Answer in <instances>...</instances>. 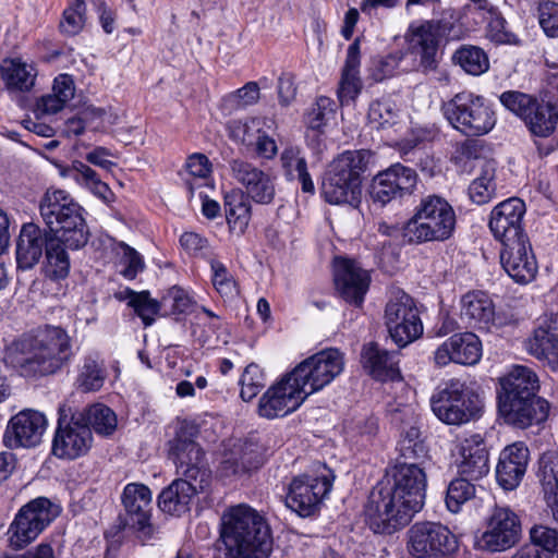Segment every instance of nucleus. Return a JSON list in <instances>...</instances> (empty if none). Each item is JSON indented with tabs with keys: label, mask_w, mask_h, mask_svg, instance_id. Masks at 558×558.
Instances as JSON below:
<instances>
[{
	"label": "nucleus",
	"mask_w": 558,
	"mask_h": 558,
	"mask_svg": "<svg viewBox=\"0 0 558 558\" xmlns=\"http://www.w3.org/2000/svg\"><path fill=\"white\" fill-rule=\"evenodd\" d=\"M425 466L396 463L373 488L365 506V521L378 534H391L408 525L423 506Z\"/></svg>",
	"instance_id": "nucleus-1"
},
{
	"label": "nucleus",
	"mask_w": 558,
	"mask_h": 558,
	"mask_svg": "<svg viewBox=\"0 0 558 558\" xmlns=\"http://www.w3.org/2000/svg\"><path fill=\"white\" fill-rule=\"evenodd\" d=\"M44 222L50 230L46 243V272L53 280L68 277L70 257L66 250H80L88 242L84 209L63 190H48L39 204Z\"/></svg>",
	"instance_id": "nucleus-2"
},
{
	"label": "nucleus",
	"mask_w": 558,
	"mask_h": 558,
	"mask_svg": "<svg viewBox=\"0 0 558 558\" xmlns=\"http://www.w3.org/2000/svg\"><path fill=\"white\" fill-rule=\"evenodd\" d=\"M198 430L194 424L183 422L169 441V456L183 477L174 480L158 496L159 509L168 514L181 515L190 510L192 499L209 484L210 471L205 453L195 441Z\"/></svg>",
	"instance_id": "nucleus-3"
},
{
	"label": "nucleus",
	"mask_w": 558,
	"mask_h": 558,
	"mask_svg": "<svg viewBox=\"0 0 558 558\" xmlns=\"http://www.w3.org/2000/svg\"><path fill=\"white\" fill-rule=\"evenodd\" d=\"M72 355L68 332L47 325L14 340L5 349L3 361L20 376L36 378L57 373Z\"/></svg>",
	"instance_id": "nucleus-4"
},
{
	"label": "nucleus",
	"mask_w": 558,
	"mask_h": 558,
	"mask_svg": "<svg viewBox=\"0 0 558 558\" xmlns=\"http://www.w3.org/2000/svg\"><path fill=\"white\" fill-rule=\"evenodd\" d=\"M221 538L228 558H267L272 548L265 519L252 507L238 505L221 518Z\"/></svg>",
	"instance_id": "nucleus-5"
},
{
	"label": "nucleus",
	"mask_w": 558,
	"mask_h": 558,
	"mask_svg": "<svg viewBox=\"0 0 558 558\" xmlns=\"http://www.w3.org/2000/svg\"><path fill=\"white\" fill-rule=\"evenodd\" d=\"M457 217L450 203L439 195H426L415 206L413 216L403 226L410 243L444 242L451 238Z\"/></svg>",
	"instance_id": "nucleus-6"
},
{
	"label": "nucleus",
	"mask_w": 558,
	"mask_h": 558,
	"mask_svg": "<svg viewBox=\"0 0 558 558\" xmlns=\"http://www.w3.org/2000/svg\"><path fill=\"white\" fill-rule=\"evenodd\" d=\"M441 111L448 123L465 136H483L496 125L492 105L481 95L463 90L445 101Z\"/></svg>",
	"instance_id": "nucleus-7"
},
{
	"label": "nucleus",
	"mask_w": 558,
	"mask_h": 558,
	"mask_svg": "<svg viewBox=\"0 0 558 558\" xmlns=\"http://www.w3.org/2000/svg\"><path fill=\"white\" fill-rule=\"evenodd\" d=\"M333 481V472L325 463H316L311 472L294 476L287 485V508L302 518L313 515L330 493Z\"/></svg>",
	"instance_id": "nucleus-8"
},
{
	"label": "nucleus",
	"mask_w": 558,
	"mask_h": 558,
	"mask_svg": "<svg viewBox=\"0 0 558 558\" xmlns=\"http://www.w3.org/2000/svg\"><path fill=\"white\" fill-rule=\"evenodd\" d=\"M501 105L520 118L533 136L546 138L558 125V107L544 99L519 90H507L499 96Z\"/></svg>",
	"instance_id": "nucleus-9"
},
{
	"label": "nucleus",
	"mask_w": 558,
	"mask_h": 558,
	"mask_svg": "<svg viewBox=\"0 0 558 558\" xmlns=\"http://www.w3.org/2000/svg\"><path fill=\"white\" fill-rule=\"evenodd\" d=\"M430 408L442 423L462 425L478 415L481 402L478 395L465 383L451 379L433 393Z\"/></svg>",
	"instance_id": "nucleus-10"
},
{
	"label": "nucleus",
	"mask_w": 558,
	"mask_h": 558,
	"mask_svg": "<svg viewBox=\"0 0 558 558\" xmlns=\"http://www.w3.org/2000/svg\"><path fill=\"white\" fill-rule=\"evenodd\" d=\"M60 512V506L47 497H37L28 501L19 509L9 525V546L14 550L27 547L59 517Z\"/></svg>",
	"instance_id": "nucleus-11"
},
{
	"label": "nucleus",
	"mask_w": 558,
	"mask_h": 558,
	"mask_svg": "<svg viewBox=\"0 0 558 558\" xmlns=\"http://www.w3.org/2000/svg\"><path fill=\"white\" fill-rule=\"evenodd\" d=\"M344 368L343 354L333 348L322 350L299 363L290 373L307 397L331 384Z\"/></svg>",
	"instance_id": "nucleus-12"
},
{
	"label": "nucleus",
	"mask_w": 558,
	"mask_h": 558,
	"mask_svg": "<svg viewBox=\"0 0 558 558\" xmlns=\"http://www.w3.org/2000/svg\"><path fill=\"white\" fill-rule=\"evenodd\" d=\"M385 325L392 341L404 348L423 335V324L412 296L403 291L392 294L385 307Z\"/></svg>",
	"instance_id": "nucleus-13"
},
{
	"label": "nucleus",
	"mask_w": 558,
	"mask_h": 558,
	"mask_svg": "<svg viewBox=\"0 0 558 558\" xmlns=\"http://www.w3.org/2000/svg\"><path fill=\"white\" fill-rule=\"evenodd\" d=\"M417 184L416 171L400 162L379 171L369 185L373 204L384 207L413 193Z\"/></svg>",
	"instance_id": "nucleus-14"
},
{
	"label": "nucleus",
	"mask_w": 558,
	"mask_h": 558,
	"mask_svg": "<svg viewBox=\"0 0 558 558\" xmlns=\"http://www.w3.org/2000/svg\"><path fill=\"white\" fill-rule=\"evenodd\" d=\"M457 546L456 536L440 523H415L408 531V550L416 558L447 556Z\"/></svg>",
	"instance_id": "nucleus-15"
},
{
	"label": "nucleus",
	"mask_w": 558,
	"mask_h": 558,
	"mask_svg": "<svg viewBox=\"0 0 558 558\" xmlns=\"http://www.w3.org/2000/svg\"><path fill=\"white\" fill-rule=\"evenodd\" d=\"M521 532L518 514L508 506H495L486 519L480 545L492 553L507 550L519 542Z\"/></svg>",
	"instance_id": "nucleus-16"
},
{
	"label": "nucleus",
	"mask_w": 558,
	"mask_h": 558,
	"mask_svg": "<svg viewBox=\"0 0 558 558\" xmlns=\"http://www.w3.org/2000/svg\"><path fill=\"white\" fill-rule=\"evenodd\" d=\"M93 445V433L83 424L77 415L70 421L62 414L58 418V426L52 439V453L59 459L75 460L85 456Z\"/></svg>",
	"instance_id": "nucleus-17"
},
{
	"label": "nucleus",
	"mask_w": 558,
	"mask_h": 558,
	"mask_svg": "<svg viewBox=\"0 0 558 558\" xmlns=\"http://www.w3.org/2000/svg\"><path fill=\"white\" fill-rule=\"evenodd\" d=\"M498 412L505 423L517 428H527L545 422L549 402L539 396H497Z\"/></svg>",
	"instance_id": "nucleus-18"
},
{
	"label": "nucleus",
	"mask_w": 558,
	"mask_h": 558,
	"mask_svg": "<svg viewBox=\"0 0 558 558\" xmlns=\"http://www.w3.org/2000/svg\"><path fill=\"white\" fill-rule=\"evenodd\" d=\"M232 178L244 189V194L255 204L270 205L276 197L274 178L254 163L234 158L229 161Z\"/></svg>",
	"instance_id": "nucleus-19"
},
{
	"label": "nucleus",
	"mask_w": 558,
	"mask_h": 558,
	"mask_svg": "<svg viewBox=\"0 0 558 558\" xmlns=\"http://www.w3.org/2000/svg\"><path fill=\"white\" fill-rule=\"evenodd\" d=\"M306 398L307 393L303 392L287 374L263 395L258 403V413L266 418L286 416L295 411Z\"/></svg>",
	"instance_id": "nucleus-20"
},
{
	"label": "nucleus",
	"mask_w": 558,
	"mask_h": 558,
	"mask_svg": "<svg viewBox=\"0 0 558 558\" xmlns=\"http://www.w3.org/2000/svg\"><path fill=\"white\" fill-rule=\"evenodd\" d=\"M333 280L336 290L347 303L357 307L363 304L371 276L359 263L350 258L336 257Z\"/></svg>",
	"instance_id": "nucleus-21"
},
{
	"label": "nucleus",
	"mask_w": 558,
	"mask_h": 558,
	"mask_svg": "<svg viewBox=\"0 0 558 558\" xmlns=\"http://www.w3.org/2000/svg\"><path fill=\"white\" fill-rule=\"evenodd\" d=\"M46 416L35 410H23L11 417L4 433L8 448H32L40 444L47 428Z\"/></svg>",
	"instance_id": "nucleus-22"
},
{
	"label": "nucleus",
	"mask_w": 558,
	"mask_h": 558,
	"mask_svg": "<svg viewBox=\"0 0 558 558\" xmlns=\"http://www.w3.org/2000/svg\"><path fill=\"white\" fill-rule=\"evenodd\" d=\"M524 214L525 204L518 197L508 198L495 206L488 223L494 238L502 245L517 238H527L522 227Z\"/></svg>",
	"instance_id": "nucleus-23"
},
{
	"label": "nucleus",
	"mask_w": 558,
	"mask_h": 558,
	"mask_svg": "<svg viewBox=\"0 0 558 558\" xmlns=\"http://www.w3.org/2000/svg\"><path fill=\"white\" fill-rule=\"evenodd\" d=\"M500 263L506 272L520 284L533 281L537 275L538 265L529 238H517L504 244Z\"/></svg>",
	"instance_id": "nucleus-24"
},
{
	"label": "nucleus",
	"mask_w": 558,
	"mask_h": 558,
	"mask_svg": "<svg viewBox=\"0 0 558 558\" xmlns=\"http://www.w3.org/2000/svg\"><path fill=\"white\" fill-rule=\"evenodd\" d=\"M454 464L459 476L474 482L488 474L489 452L480 434H473L459 442Z\"/></svg>",
	"instance_id": "nucleus-25"
},
{
	"label": "nucleus",
	"mask_w": 558,
	"mask_h": 558,
	"mask_svg": "<svg viewBox=\"0 0 558 558\" xmlns=\"http://www.w3.org/2000/svg\"><path fill=\"white\" fill-rule=\"evenodd\" d=\"M481 357L482 342L473 332L451 336L434 353V360L438 366H446L451 362L461 365H475Z\"/></svg>",
	"instance_id": "nucleus-26"
},
{
	"label": "nucleus",
	"mask_w": 558,
	"mask_h": 558,
	"mask_svg": "<svg viewBox=\"0 0 558 558\" xmlns=\"http://www.w3.org/2000/svg\"><path fill=\"white\" fill-rule=\"evenodd\" d=\"M439 41L440 25L438 21H424L417 25H410L408 35L409 49L420 58V65L424 71L436 69Z\"/></svg>",
	"instance_id": "nucleus-27"
},
{
	"label": "nucleus",
	"mask_w": 558,
	"mask_h": 558,
	"mask_svg": "<svg viewBox=\"0 0 558 558\" xmlns=\"http://www.w3.org/2000/svg\"><path fill=\"white\" fill-rule=\"evenodd\" d=\"M460 317L468 326L485 330L502 325L490 296L478 290L469 291L461 296Z\"/></svg>",
	"instance_id": "nucleus-28"
},
{
	"label": "nucleus",
	"mask_w": 558,
	"mask_h": 558,
	"mask_svg": "<svg viewBox=\"0 0 558 558\" xmlns=\"http://www.w3.org/2000/svg\"><path fill=\"white\" fill-rule=\"evenodd\" d=\"M530 451L523 442L507 446L499 454L496 480L506 490H512L521 483L527 468Z\"/></svg>",
	"instance_id": "nucleus-29"
},
{
	"label": "nucleus",
	"mask_w": 558,
	"mask_h": 558,
	"mask_svg": "<svg viewBox=\"0 0 558 558\" xmlns=\"http://www.w3.org/2000/svg\"><path fill=\"white\" fill-rule=\"evenodd\" d=\"M128 524L137 531L150 530L151 492L142 483H129L121 496Z\"/></svg>",
	"instance_id": "nucleus-30"
},
{
	"label": "nucleus",
	"mask_w": 558,
	"mask_h": 558,
	"mask_svg": "<svg viewBox=\"0 0 558 558\" xmlns=\"http://www.w3.org/2000/svg\"><path fill=\"white\" fill-rule=\"evenodd\" d=\"M361 66V38L356 37L347 49L344 64L338 84L337 96L341 106L353 104L363 88L360 75Z\"/></svg>",
	"instance_id": "nucleus-31"
},
{
	"label": "nucleus",
	"mask_w": 558,
	"mask_h": 558,
	"mask_svg": "<svg viewBox=\"0 0 558 558\" xmlns=\"http://www.w3.org/2000/svg\"><path fill=\"white\" fill-rule=\"evenodd\" d=\"M527 352L558 367V313L543 318L526 341Z\"/></svg>",
	"instance_id": "nucleus-32"
},
{
	"label": "nucleus",
	"mask_w": 558,
	"mask_h": 558,
	"mask_svg": "<svg viewBox=\"0 0 558 558\" xmlns=\"http://www.w3.org/2000/svg\"><path fill=\"white\" fill-rule=\"evenodd\" d=\"M49 239L50 234L39 226L33 222L24 223L16 242L17 267L23 270L33 268L40 260Z\"/></svg>",
	"instance_id": "nucleus-33"
},
{
	"label": "nucleus",
	"mask_w": 558,
	"mask_h": 558,
	"mask_svg": "<svg viewBox=\"0 0 558 558\" xmlns=\"http://www.w3.org/2000/svg\"><path fill=\"white\" fill-rule=\"evenodd\" d=\"M361 361L363 367L376 380H393L400 376L397 354L381 349L375 342L363 347Z\"/></svg>",
	"instance_id": "nucleus-34"
},
{
	"label": "nucleus",
	"mask_w": 558,
	"mask_h": 558,
	"mask_svg": "<svg viewBox=\"0 0 558 558\" xmlns=\"http://www.w3.org/2000/svg\"><path fill=\"white\" fill-rule=\"evenodd\" d=\"M372 157L369 149L345 150L329 163L326 172L361 186V175L367 170Z\"/></svg>",
	"instance_id": "nucleus-35"
},
{
	"label": "nucleus",
	"mask_w": 558,
	"mask_h": 558,
	"mask_svg": "<svg viewBox=\"0 0 558 558\" xmlns=\"http://www.w3.org/2000/svg\"><path fill=\"white\" fill-rule=\"evenodd\" d=\"M539 380L536 373L524 365H514L499 378L497 396H537Z\"/></svg>",
	"instance_id": "nucleus-36"
},
{
	"label": "nucleus",
	"mask_w": 558,
	"mask_h": 558,
	"mask_svg": "<svg viewBox=\"0 0 558 558\" xmlns=\"http://www.w3.org/2000/svg\"><path fill=\"white\" fill-rule=\"evenodd\" d=\"M252 202L240 189H233L225 194V215L231 231L238 234L246 231L252 217Z\"/></svg>",
	"instance_id": "nucleus-37"
},
{
	"label": "nucleus",
	"mask_w": 558,
	"mask_h": 558,
	"mask_svg": "<svg viewBox=\"0 0 558 558\" xmlns=\"http://www.w3.org/2000/svg\"><path fill=\"white\" fill-rule=\"evenodd\" d=\"M361 186L352 181H345L325 172L320 193L324 199L331 205L348 204L357 207L361 202Z\"/></svg>",
	"instance_id": "nucleus-38"
},
{
	"label": "nucleus",
	"mask_w": 558,
	"mask_h": 558,
	"mask_svg": "<svg viewBox=\"0 0 558 558\" xmlns=\"http://www.w3.org/2000/svg\"><path fill=\"white\" fill-rule=\"evenodd\" d=\"M1 76L9 89L28 92L35 84L37 71L21 59H10L1 65Z\"/></svg>",
	"instance_id": "nucleus-39"
},
{
	"label": "nucleus",
	"mask_w": 558,
	"mask_h": 558,
	"mask_svg": "<svg viewBox=\"0 0 558 558\" xmlns=\"http://www.w3.org/2000/svg\"><path fill=\"white\" fill-rule=\"evenodd\" d=\"M397 449L399 456L396 463L424 466L428 459L427 447L421 438L420 429L416 426H411L401 435Z\"/></svg>",
	"instance_id": "nucleus-40"
},
{
	"label": "nucleus",
	"mask_w": 558,
	"mask_h": 558,
	"mask_svg": "<svg viewBox=\"0 0 558 558\" xmlns=\"http://www.w3.org/2000/svg\"><path fill=\"white\" fill-rule=\"evenodd\" d=\"M77 416L90 430L93 429L99 435L109 436L117 429L116 413L102 403H95L85 408Z\"/></svg>",
	"instance_id": "nucleus-41"
},
{
	"label": "nucleus",
	"mask_w": 558,
	"mask_h": 558,
	"mask_svg": "<svg viewBox=\"0 0 558 558\" xmlns=\"http://www.w3.org/2000/svg\"><path fill=\"white\" fill-rule=\"evenodd\" d=\"M70 177L80 185L88 189L94 195L105 203L111 202L113 193L98 173L86 163L75 160L69 169Z\"/></svg>",
	"instance_id": "nucleus-42"
},
{
	"label": "nucleus",
	"mask_w": 558,
	"mask_h": 558,
	"mask_svg": "<svg viewBox=\"0 0 558 558\" xmlns=\"http://www.w3.org/2000/svg\"><path fill=\"white\" fill-rule=\"evenodd\" d=\"M481 173L469 186V195L473 203L483 205L488 203L496 190L494 182L496 172V162L494 160L482 159L478 161Z\"/></svg>",
	"instance_id": "nucleus-43"
},
{
	"label": "nucleus",
	"mask_w": 558,
	"mask_h": 558,
	"mask_svg": "<svg viewBox=\"0 0 558 558\" xmlns=\"http://www.w3.org/2000/svg\"><path fill=\"white\" fill-rule=\"evenodd\" d=\"M537 476L544 497L550 502L551 497L558 496V450H548L541 456Z\"/></svg>",
	"instance_id": "nucleus-44"
},
{
	"label": "nucleus",
	"mask_w": 558,
	"mask_h": 558,
	"mask_svg": "<svg viewBox=\"0 0 558 558\" xmlns=\"http://www.w3.org/2000/svg\"><path fill=\"white\" fill-rule=\"evenodd\" d=\"M106 379V368L98 355L89 354L83 360L77 375V386L85 392L99 390Z\"/></svg>",
	"instance_id": "nucleus-45"
},
{
	"label": "nucleus",
	"mask_w": 558,
	"mask_h": 558,
	"mask_svg": "<svg viewBox=\"0 0 558 558\" xmlns=\"http://www.w3.org/2000/svg\"><path fill=\"white\" fill-rule=\"evenodd\" d=\"M452 60L468 74L475 76L485 73L489 69V60L486 52L477 46H461L454 51Z\"/></svg>",
	"instance_id": "nucleus-46"
},
{
	"label": "nucleus",
	"mask_w": 558,
	"mask_h": 558,
	"mask_svg": "<svg viewBox=\"0 0 558 558\" xmlns=\"http://www.w3.org/2000/svg\"><path fill=\"white\" fill-rule=\"evenodd\" d=\"M124 299H128V305L131 306L136 315L142 319L145 327L154 324L155 316L158 315L162 301L159 302L153 298L148 291L135 292L131 289L123 291Z\"/></svg>",
	"instance_id": "nucleus-47"
},
{
	"label": "nucleus",
	"mask_w": 558,
	"mask_h": 558,
	"mask_svg": "<svg viewBox=\"0 0 558 558\" xmlns=\"http://www.w3.org/2000/svg\"><path fill=\"white\" fill-rule=\"evenodd\" d=\"M475 496L474 481L459 476L452 480L446 493V506L449 511L457 513L461 507Z\"/></svg>",
	"instance_id": "nucleus-48"
},
{
	"label": "nucleus",
	"mask_w": 558,
	"mask_h": 558,
	"mask_svg": "<svg viewBox=\"0 0 558 558\" xmlns=\"http://www.w3.org/2000/svg\"><path fill=\"white\" fill-rule=\"evenodd\" d=\"M535 558H554L558 554V532L547 526H534L530 532Z\"/></svg>",
	"instance_id": "nucleus-49"
},
{
	"label": "nucleus",
	"mask_w": 558,
	"mask_h": 558,
	"mask_svg": "<svg viewBox=\"0 0 558 558\" xmlns=\"http://www.w3.org/2000/svg\"><path fill=\"white\" fill-rule=\"evenodd\" d=\"M210 269L216 291L225 299H234L239 294L238 283L227 266L220 260L211 259Z\"/></svg>",
	"instance_id": "nucleus-50"
},
{
	"label": "nucleus",
	"mask_w": 558,
	"mask_h": 558,
	"mask_svg": "<svg viewBox=\"0 0 558 558\" xmlns=\"http://www.w3.org/2000/svg\"><path fill=\"white\" fill-rule=\"evenodd\" d=\"M264 125L263 118H251L246 120H233L228 124L229 136L245 146H253L257 133Z\"/></svg>",
	"instance_id": "nucleus-51"
},
{
	"label": "nucleus",
	"mask_w": 558,
	"mask_h": 558,
	"mask_svg": "<svg viewBox=\"0 0 558 558\" xmlns=\"http://www.w3.org/2000/svg\"><path fill=\"white\" fill-rule=\"evenodd\" d=\"M86 4L85 0H74L62 14L60 21V31L69 36L78 34L86 21Z\"/></svg>",
	"instance_id": "nucleus-52"
},
{
	"label": "nucleus",
	"mask_w": 558,
	"mask_h": 558,
	"mask_svg": "<svg viewBox=\"0 0 558 558\" xmlns=\"http://www.w3.org/2000/svg\"><path fill=\"white\" fill-rule=\"evenodd\" d=\"M336 112L335 101L326 96L317 98L316 102L305 116V122L312 130H320L333 118Z\"/></svg>",
	"instance_id": "nucleus-53"
},
{
	"label": "nucleus",
	"mask_w": 558,
	"mask_h": 558,
	"mask_svg": "<svg viewBox=\"0 0 558 558\" xmlns=\"http://www.w3.org/2000/svg\"><path fill=\"white\" fill-rule=\"evenodd\" d=\"M486 36L495 44L518 45L519 38L508 29L507 21L499 11H493L490 17H486Z\"/></svg>",
	"instance_id": "nucleus-54"
},
{
	"label": "nucleus",
	"mask_w": 558,
	"mask_h": 558,
	"mask_svg": "<svg viewBox=\"0 0 558 558\" xmlns=\"http://www.w3.org/2000/svg\"><path fill=\"white\" fill-rule=\"evenodd\" d=\"M398 110L389 99L375 100L369 105L368 119L377 129H384L396 123Z\"/></svg>",
	"instance_id": "nucleus-55"
},
{
	"label": "nucleus",
	"mask_w": 558,
	"mask_h": 558,
	"mask_svg": "<svg viewBox=\"0 0 558 558\" xmlns=\"http://www.w3.org/2000/svg\"><path fill=\"white\" fill-rule=\"evenodd\" d=\"M240 396L244 401H251L257 396L265 386V378L262 369L256 364H250L245 367L240 378Z\"/></svg>",
	"instance_id": "nucleus-56"
},
{
	"label": "nucleus",
	"mask_w": 558,
	"mask_h": 558,
	"mask_svg": "<svg viewBox=\"0 0 558 558\" xmlns=\"http://www.w3.org/2000/svg\"><path fill=\"white\" fill-rule=\"evenodd\" d=\"M114 250L117 254L121 255L120 263L124 266L120 271L121 275L129 280H133L144 269L142 256L124 242L117 243Z\"/></svg>",
	"instance_id": "nucleus-57"
},
{
	"label": "nucleus",
	"mask_w": 558,
	"mask_h": 558,
	"mask_svg": "<svg viewBox=\"0 0 558 558\" xmlns=\"http://www.w3.org/2000/svg\"><path fill=\"white\" fill-rule=\"evenodd\" d=\"M259 95L258 84L256 82H248L226 96L225 101L231 109L239 110L255 105L259 99Z\"/></svg>",
	"instance_id": "nucleus-58"
},
{
	"label": "nucleus",
	"mask_w": 558,
	"mask_h": 558,
	"mask_svg": "<svg viewBox=\"0 0 558 558\" xmlns=\"http://www.w3.org/2000/svg\"><path fill=\"white\" fill-rule=\"evenodd\" d=\"M539 25L548 37H558V3L545 1L538 7Z\"/></svg>",
	"instance_id": "nucleus-59"
},
{
	"label": "nucleus",
	"mask_w": 558,
	"mask_h": 558,
	"mask_svg": "<svg viewBox=\"0 0 558 558\" xmlns=\"http://www.w3.org/2000/svg\"><path fill=\"white\" fill-rule=\"evenodd\" d=\"M432 137V131L424 129L413 131L399 145V151L401 157L404 159V157L411 156V153L415 150L425 149V143L430 141Z\"/></svg>",
	"instance_id": "nucleus-60"
},
{
	"label": "nucleus",
	"mask_w": 558,
	"mask_h": 558,
	"mask_svg": "<svg viewBox=\"0 0 558 558\" xmlns=\"http://www.w3.org/2000/svg\"><path fill=\"white\" fill-rule=\"evenodd\" d=\"M403 57L404 53L398 50L380 58L376 70L373 73L374 80L380 82L387 77L392 76L399 68Z\"/></svg>",
	"instance_id": "nucleus-61"
},
{
	"label": "nucleus",
	"mask_w": 558,
	"mask_h": 558,
	"mask_svg": "<svg viewBox=\"0 0 558 558\" xmlns=\"http://www.w3.org/2000/svg\"><path fill=\"white\" fill-rule=\"evenodd\" d=\"M185 169L195 178L206 179L211 172V163L206 155L194 153L187 157Z\"/></svg>",
	"instance_id": "nucleus-62"
},
{
	"label": "nucleus",
	"mask_w": 558,
	"mask_h": 558,
	"mask_svg": "<svg viewBox=\"0 0 558 558\" xmlns=\"http://www.w3.org/2000/svg\"><path fill=\"white\" fill-rule=\"evenodd\" d=\"M403 160L414 163L427 177H434L436 173L437 162L426 149L415 150L411 153V156L404 157Z\"/></svg>",
	"instance_id": "nucleus-63"
},
{
	"label": "nucleus",
	"mask_w": 558,
	"mask_h": 558,
	"mask_svg": "<svg viewBox=\"0 0 558 558\" xmlns=\"http://www.w3.org/2000/svg\"><path fill=\"white\" fill-rule=\"evenodd\" d=\"M0 558H54V551L50 544L41 543L23 554L2 551Z\"/></svg>",
	"instance_id": "nucleus-64"
}]
</instances>
